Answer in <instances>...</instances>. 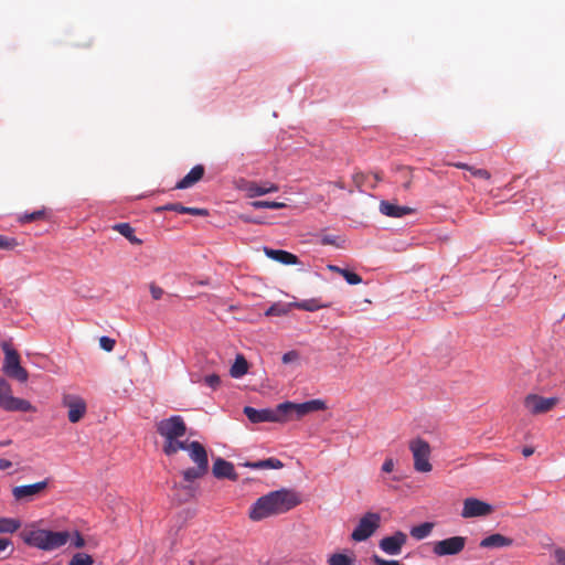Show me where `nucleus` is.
<instances>
[{
    "label": "nucleus",
    "instance_id": "f257e3e1",
    "mask_svg": "<svg viewBox=\"0 0 565 565\" xmlns=\"http://www.w3.org/2000/svg\"><path fill=\"white\" fill-rule=\"evenodd\" d=\"M300 502L299 495L294 490L271 491L256 500L249 509L248 516L252 521H262L273 515L286 513Z\"/></svg>",
    "mask_w": 565,
    "mask_h": 565
},
{
    "label": "nucleus",
    "instance_id": "f03ea898",
    "mask_svg": "<svg viewBox=\"0 0 565 565\" xmlns=\"http://www.w3.org/2000/svg\"><path fill=\"white\" fill-rule=\"evenodd\" d=\"M21 540L29 546L42 551H53L65 545L70 540L67 531L54 532L39 529L35 523L25 525L19 533Z\"/></svg>",
    "mask_w": 565,
    "mask_h": 565
},
{
    "label": "nucleus",
    "instance_id": "7ed1b4c3",
    "mask_svg": "<svg viewBox=\"0 0 565 565\" xmlns=\"http://www.w3.org/2000/svg\"><path fill=\"white\" fill-rule=\"evenodd\" d=\"M189 457L195 467L188 468L182 471L184 481L193 482L203 478L209 471V456L205 447L199 441H191L188 446Z\"/></svg>",
    "mask_w": 565,
    "mask_h": 565
},
{
    "label": "nucleus",
    "instance_id": "20e7f679",
    "mask_svg": "<svg viewBox=\"0 0 565 565\" xmlns=\"http://www.w3.org/2000/svg\"><path fill=\"white\" fill-rule=\"evenodd\" d=\"M327 405L321 399H311L303 403L284 402L279 404L284 423L292 419H300L303 416L319 411H324Z\"/></svg>",
    "mask_w": 565,
    "mask_h": 565
},
{
    "label": "nucleus",
    "instance_id": "39448f33",
    "mask_svg": "<svg viewBox=\"0 0 565 565\" xmlns=\"http://www.w3.org/2000/svg\"><path fill=\"white\" fill-rule=\"evenodd\" d=\"M1 348L4 353V360L2 365L3 373L10 379L17 380L21 383H25L29 379V373L21 365L20 355L18 351L14 350L8 342H3L1 344Z\"/></svg>",
    "mask_w": 565,
    "mask_h": 565
},
{
    "label": "nucleus",
    "instance_id": "423d86ee",
    "mask_svg": "<svg viewBox=\"0 0 565 565\" xmlns=\"http://www.w3.org/2000/svg\"><path fill=\"white\" fill-rule=\"evenodd\" d=\"M0 407L7 412H32V404L23 398L14 397L10 383L0 376Z\"/></svg>",
    "mask_w": 565,
    "mask_h": 565
},
{
    "label": "nucleus",
    "instance_id": "0eeeda50",
    "mask_svg": "<svg viewBox=\"0 0 565 565\" xmlns=\"http://www.w3.org/2000/svg\"><path fill=\"white\" fill-rule=\"evenodd\" d=\"M408 448L413 455L414 469L418 472H430L433 469L429 461L431 454L430 445L425 439L417 437L409 441Z\"/></svg>",
    "mask_w": 565,
    "mask_h": 565
},
{
    "label": "nucleus",
    "instance_id": "6e6552de",
    "mask_svg": "<svg viewBox=\"0 0 565 565\" xmlns=\"http://www.w3.org/2000/svg\"><path fill=\"white\" fill-rule=\"evenodd\" d=\"M157 433L164 438V441H171L183 437L186 433V425L180 415H173L156 424Z\"/></svg>",
    "mask_w": 565,
    "mask_h": 565
},
{
    "label": "nucleus",
    "instance_id": "1a4fd4ad",
    "mask_svg": "<svg viewBox=\"0 0 565 565\" xmlns=\"http://www.w3.org/2000/svg\"><path fill=\"white\" fill-rule=\"evenodd\" d=\"M381 525V516L375 512L365 513L351 534L354 542H363L370 539Z\"/></svg>",
    "mask_w": 565,
    "mask_h": 565
},
{
    "label": "nucleus",
    "instance_id": "9d476101",
    "mask_svg": "<svg viewBox=\"0 0 565 565\" xmlns=\"http://www.w3.org/2000/svg\"><path fill=\"white\" fill-rule=\"evenodd\" d=\"M558 403V397H544L537 394H527L523 401L525 409L532 415L546 414Z\"/></svg>",
    "mask_w": 565,
    "mask_h": 565
},
{
    "label": "nucleus",
    "instance_id": "9b49d317",
    "mask_svg": "<svg viewBox=\"0 0 565 565\" xmlns=\"http://www.w3.org/2000/svg\"><path fill=\"white\" fill-rule=\"evenodd\" d=\"M49 479L12 488V495L18 502H29L41 497L49 487Z\"/></svg>",
    "mask_w": 565,
    "mask_h": 565
},
{
    "label": "nucleus",
    "instance_id": "f8f14e48",
    "mask_svg": "<svg viewBox=\"0 0 565 565\" xmlns=\"http://www.w3.org/2000/svg\"><path fill=\"white\" fill-rule=\"evenodd\" d=\"M465 536H451L433 544V553L437 556H451L461 553L466 546Z\"/></svg>",
    "mask_w": 565,
    "mask_h": 565
},
{
    "label": "nucleus",
    "instance_id": "ddd939ff",
    "mask_svg": "<svg viewBox=\"0 0 565 565\" xmlns=\"http://www.w3.org/2000/svg\"><path fill=\"white\" fill-rule=\"evenodd\" d=\"M244 414L252 423H284L279 404L275 408L256 409L250 406L244 407Z\"/></svg>",
    "mask_w": 565,
    "mask_h": 565
},
{
    "label": "nucleus",
    "instance_id": "4468645a",
    "mask_svg": "<svg viewBox=\"0 0 565 565\" xmlns=\"http://www.w3.org/2000/svg\"><path fill=\"white\" fill-rule=\"evenodd\" d=\"M493 511V508L491 504L479 500L477 498H467L462 502V510L460 515L463 519H472V518H480V516H487L491 514Z\"/></svg>",
    "mask_w": 565,
    "mask_h": 565
},
{
    "label": "nucleus",
    "instance_id": "2eb2a0df",
    "mask_svg": "<svg viewBox=\"0 0 565 565\" xmlns=\"http://www.w3.org/2000/svg\"><path fill=\"white\" fill-rule=\"evenodd\" d=\"M62 404L67 407V418L73 424L78 423L86 414V402L81 396L65 394Z\"/></svg>",
    "mask_w": 565,
    "mask_h": 565
},
{
    "label": "nucleus",
    "instance_id": "dca6fc26",
    "mask_svg": "<svg viewBox=\"0 0 565 565\" xmlns=\"http://www.w3.org/2000/svg\"><path fill=\"white\" fill-rule=\"evenodd\" d=\"M406 543L407 535L402 531H396L394 534L381 539L379 547L387 555L397 556Z\"/></svg>",
    "mask_w": 565,
    "mask_h": 565
},
{
    "label": "nucleus",
    "instance_id": "f3484780",
    "mask_svg": "<svg viewBox=\"0 0 565 565\" xmlns=\"http://www.w3.org/2000/svg\"><path fill=\"white\" fill-rule=\"evenodd\" d=\"M237 188L241 191H244L248 198H256L267 193L277 192L279 190L278 185L275 183L266 182L263 185L257 184L253 181L239 180Z\"/></svg>",
    "mask_w": 565,
    "mask_h": 565
},
{
    "label": "nucleus",
    "instance_id": "a211bd4d",
    "mask_svg": "<svg viewBox=\"0 0 565 565\" xmlns=\"http://www.w3.org/2000/svg\"><path fill=\"white\" fill-rule=\"evenodd\" d=\"M212 472L213 476L217 479H228L235 481L238 478L234 465L220 457L214 460Z\"/></svg>",
    "mask_w": 565,
    "mask_h": 565
},
{
    "label": "nucleus",
    "instance_id": "6ab92c4d",
    "mask_svg": "<svg viewBox=\"0 0 565 565\" xmlns=\"http://www.w3.org/2000/svg\"><path fill=\"white\" fill-rule=\"evenodd\" d=\"M204 172L205 169L202 164L194 166L190 172L175 184V189L183 190L191 188L203 178Z\"/></svg>",
    "mask_w": 565,
    "mask_h": 565
},
{
    "label": "nucleus",
    "instance_id": "aec40b11",
    "mask_svg": "<svg viewBox=\"0 0 565 565\" xmlns=\"http://www.w3.org/2000/svg\"><path fill=\"white\" fill-rule=\"evenodd\" d=\"M380 212L390 217H403L414 213V209L408 206H401L387 201H382L380 203Z\"/></svg>",
    "mask_w": 565,
    "mask_h": 565
},
{
    "label": "nucleus",
    "instance_id": "412c9836",
    "mask_svg": "<svg viewBox=\"0 0 565 565\" xmlns=\"http://www.w3.org/2000/svg\"><path fill=\"white\" fill-rule=\"evenodd\" d=\"M265 254L276 260V262H279L281 264H285V265H296L298 264L299 259L296 255L287 252V250H282V249H271V248H268V247H265Z\"/></svg>",
    "mask_w": 565,
    "mask_h": 565
},
{
    "label": "nucleus",
    "instance_id": "4be33fe9",
    "mask_svg": "<svg viewBox=\"0 0 565 565\" xmlns=\"http://www.w3.org/2000/svg\"><path fill=\"white\" fill-rule=\"evenodd\" d=\"M513 544V540L510 539V537H507L500 533H495V534H491L487 537H484L481 542H480V547H483V548H491V547H495V548H499V547H507V546H511Z\"/></svg>",
    "mask_w": 565,
    "mask_h": 565
},
{
    "label": "nucleus",
    "instance_id": "5701e85b",
    "mask_svg": "<svg viewBox=\"0 0 565 565\" xmlns=\"http://www.w3.org/2000/svg\"><path fill=\"white\" fill-rule=\"evenodd\" d=\"M248 372V362L242 354H237L233 365L231 366L230 374L234 379H239Z\"/></svg>",
    "mask_w": 565,
    "mask_h": 565
},
{
    "label": "nucleus",
    "instance_id": "b1692460",
    "mask_svg": "<svg viewBox=\"0 0 565 565\" xmlns=\"http://www.w3.org/2000/svg\"><path fill=\"white\" fill-rule=\"evenodd\" d=\"M435 527V523L433 522H424L419 525H415L411 529L409 534L417 541L424 540L430 535Z\"/></svg>",
    "mask_w": 565,
    "mask_h": 565
},
{
    "label": "nucleus",
    "instance_id": "393cba45",
    "mask_svg": "<svg viewBox=\"0 0 565 565\" xmlns=\"http://www.w3.org/2000/svg\"><path fill=\"white\" fill-rule=\"evenodd\" d=\"M191 441H188V440H184V441H181L179 439H173L171 441H164L163 444V447H162V450L163 452L167 455V456H173L175 455L179 450H185V451H189V448L188 446L190 445Z\"/></svg>",
    "mask_w": 565,
    "mask_h": 565
},
{
    "label": "nucleus",
    "instance_id": "a878e982",
    "mask_svg": "<svg viewBox=\"0 0 565 565\" xmlns=\"http://www.w3.org/2000/svg\"><path fill=\"white\" fill-rule=\"evenodd\" d=\"M247 467L253 469H281L284 467V463L274 457L246 463Z\"/></svg>",
    "mask_w": 565,
    "mask_h": 565
},
{
    "label": "nucleus",
    "instance_id": "bb28decb",
    "mask_svg": "<svg viewBox=\"0 0 565 565\" xmlns=\"http://www.w3.org/2000/svg\"><path fill=\"white\" fill-rule=\"evenodd\" d=\"M115 231L120 233L124 237H126L130 243L140 245L141 239L135 236V230L130 226L129 223H118L113 227Z\"/></svg>",
    "mask_w": 565,
    "mask_h": 565
},
{
    "label": "nucleus",
    "instance_id": "cd10ccee",
    "mask_svg": "<svg viewBox=\"0 0 565 565\" xmlns=\"http://www.w3.org/2000/svg\"><path fill=\"white\" fill-rule=\"evenodd\" d=\"M21 527V522L13 518H0V534L14 533Z\"/></svg>",
    "mask_w": 565,
    "mask_h": 565
},
{
    "label": "nucleus",
    "instance_id": "c85d7f7f",
    "mask_svg": "<svg viewBox=\"0 0 565 565\" xmlns=\"http://www.w3.org/2000/svg\"><path fill=\"white\" fill-rule=\"evenodd\" d=\"M295 307L306 311H316L321 308H328V303H321L319 299H307L299 302H295Z\"/></svg>",
    "mask_w": 565,
    "mask_h": 565
},
{
    "label": "nucleus",
    "instance_id": "c756f323",
    "mask_svg": "<svg viewBox=\"0 0 565 565\" xmlns=\"http://www.w3.org/2000/svg\"><path fill=\"white\" fill-rule=\"evenodd\" d=\"M46 216L45 209L34 211L32 213H24L19 216V222L22 224L31 223L34 221L43 220Z\"/></svg>",
    "mask_w": 565,
    "mask_h": 565
},
{
    "label": "nucleus",
    "instance_id": "7c9ffc66",
    "mask_svg": "<svg viewBox=\"0 0 565 565\" xmlns=\"http://www.w3.org/2000/svg\"><path fill=\"white\" fill-rule=\"evenodd\" d=\"M250 205L254 209H273V210H280L286 207V204L282 202H276V201H253L250 202Z\"/></svg>",
    "mask_w": 565,
    "mask_h": 565
},
{
    "label": "nucleus",
    "instance_id": "2f4dec72",
    "mask_svg": "<svg viewBox=\"0 0 565 565\" xmlns=\"http://www.w3.org/2000/svg\"><path fill=\"white\" fill-rule=\"evenodd\" d=\"M353 559L345 554L334 553L328 558V565H352Z\"/></svg>",
    "mask_w": 565,
    "mask_h": 565
},
{
    "label": "nucleus",
    "instance_id": "473e14b6",
    "mask_svg": "<svg viewBox=\"0 0 565 565\" xmlns=\"http://www.w3.org/2000/svg\"><path fill=\"white\" fill-rule=\"evenodd\" d=\"M13 543L8 537H0V559H4L13 553Z\"/></svg>",
    "mask_w": 565,
    "mask_h": 565
},
{
    "label": "nucleus",
    "instance_id": "72a5a7b5",
    "mask_svg": "<svg viewBox=\"0 0 565 565\" xmlns=\"http://www.w3.org/2000/svg\"><path fill=\"white\" fill-rule=\"evenodd\" d=\"M93 564H94L93 557L86 553H76L68 563V565H93Z\"/></svg>",
    "mask_w": 565,
    "mask_h": 565
},
{
    "label": "nucleus",
    "instance_id": "f704fd0d",
    "mask_svg": "<svg viewBox=\"0 0 565 565\" xmlns=\"http://www.w3.org/2000/svg\"><path fill=\"white\" fill-rule=\"evenodd\" d=\"M18 246V242L13 237L0 235V249L12 250Z\"/></svg>",
    "mask_w": 565,
    "mask_h": 565
},
{
    "label": "nucleus",
    "instance_id": "c9c22d12",
    "mask_svg": "<svg viewBox=\"0 0 565 565\" xmlns=\"http://www.w3.org/2000/svg\"><path fill=\"white\" fill-rule=\"evenodd\" d=\"M184 206L181 203H169L162 206H158L154 209V212L161 213L163 211H174L183 214Z\"/></svg>",
    "mask_w": 565,
    "mask_h": 565
},
{
    "label": "nucleus",
    "instance_id": "e433bc0d",
    "mask_svg": "<svg viewBox=\"0 0 565 565\" xmlns=\"http://www.w3.org/2000/svg\"><path fill=\"white\" fill-rule=\"evenodd\" d=\"M341 276L350 285H358V284L362 282L361 276H359L358 274H355L351 270H348V269H344L343 271H341Z\"/></svg>",
    "mask_w": 565,
    "mask_h": 565
},
{
    "label": "nucleus",
    "instance_id": "4c0bfd02",
    "mask_svg": "<svg viewBox=\"0 0 565 565\" xmlns=\"http://www.w3.org/2000/svg\"><path fill=\"white\" fill-rule=\"evenodd\" d=\"M116 341L109 337H102L99 339V345L103 350L111 352L115 348Z\"/></svg>",
    "mask_w": 565,
    "mask_h": 565
},
{
    "label": "nucleus",
    "instance_id": "58836bf2",
    "mask_svg": "<svg viewBox=\"0 0 565 565\" xmlns=\"http://www.w3.org/2000/svg\"><path fill=\"white\" fill-rule=\"evenodd\" d=\"M204 383L213 390H216L221 384V379L216 374H210L204 377Z\"/></svg>",
    "mask_w": 565,
    "mask_h": 565
},
{
    "label": "nucleus",
    "instance_id": "ea45409f",
    "mask_svg": "<svg viewBox=\"0 0 565 565\" xmlns=\"http://www.w3.org/2000/svg\"><path fill=\"white\" fill-rule=\"evenodd\" d=\"M286 312H287V310L282 306H280V305H273V306H270L266 310L265 315L267 317H270V316H282Z\"/></svg>",
    "mask_w": 565,
    "mask_h": 565
},
{
    "label": "nucleus",
    "instance_id": "a19ab883",
    "mask_svg": "<svg viewBox=\"0 0 565 565\" xmlns=\"http://www.w3.org/2000/svg\"><path fill=\"white\" fill-rule=\"evenodd\" d=\"M469 172L472 177L484 179V180H489L491 177L490 172L486 169H478V168L472 167Z\"/></svg>",
    "mask_w": 565,
    "mask_h": 565
},
{
    "label": "nucleus",
    "instance_id": "79ce46f5",
    "mask_svg": "<svg viewBox=\"0 0 565 565\" xmlns=\"http://www.w3.org/2000/svg\"><path fill=\"white\" fill-rule=\"evenodd\" d=\"M183 214H191V215H195V216H206V215H209V212L206 209L184 206Z\"/></svg>",
    "mask_w": 565,
    "mask_h": 565
},
{
    "label": "nucleus",
    "instance_id": "37998d69",
    "mask_svg": "<svg viewBox=\"0 0 565 565\" xmlns=\"http://www.w3.org/2000/svg\"><path fill=\"white\" fill-rule=\"evenodd\" d=\"M282 363L285 364H288V363H291V362H296L299 360V353L295 350L292 351H289V352H286L284 355H282Z\"/></svg>",
    "mask_w": 565,
    "mask_h": 565
},
{
    "label": "nucleus",
    "instance_id": "c03bdc74",
    "mask_svg": "<svg viewBox=\"0 0 565 565\" xmlns=\"http://www.w3.org/2000/svg\"><path fill=\"white\" fill-rule=\"evenodd\" d=\"M150 294L154 300H159L164 291L161 287L157 286L156 284L150 285Z\"/></svg>",
    "mask_w": 565,
    "mask_h": 565
},
{
    "label": "nucleus",
    "instance_id": "a18cd8bd",
    "mask_svg": "<svg viewBox=\"0 0 565 565\" xmlns=\"http://www.w3.org/2000/svg\"><path fill=\"white\" fill-rule=\"evenodd\" d=\"M322 245H334L337 247H341V244L338 243V237L332 235H324L321 238Z\"/></svg>",
    "mask_w": 565,
    "mask_h": 565
},
{
    "label": "nucleus",
    "instance_id": "49530a36",
    "mask_svg": "<svg viewBox=\"0 0 565 565\" xmlns=\"http://www.w3.org/2000/svg\"><path fill=\"white\" fill-rule=\"evenodd\" d=\"M366 180V175L362 172H356L353 174V182L355 183V185L361 189L362 185L364 184Z\"/></svg>",
    "mask_w": 565,
    "mask_h": 565
},
{
    "label": "nucleus",
    "instance_id": "de8ad7c7",
    "mask_svg": "<svg viewBox=\"0 0 565 565\" xmlns=\"http://www.w3.org/2000/svg\"><path fill=\"white\" fill-rule=\"evenodd\" d=\"M394 460L392 458H386L382 465V471L385 473H390L394 470Z\"/></svg>",
    "mask_w": 565,
    "mask_h": 565
},
{
    "label": "nucleus",
    "instance_id": "09e8293b",
    "mask_svg": "<svg viewBox=\"0 0 565 565\" xmlns=\"http://www.w3.org/2000/svg\"><path fill=\"white\" fill-rule=\"evenodd\" d=\"M554 557H555V559H556L558 565H565V550L557 548L554 552Z\"/></svg>",
    "mask_w": 565,
    "mask_h": 565
},
{
    "label": "nucleus",
    "instance_id": "8fccbe9b",
    "mask_svg": "<svg viewBox=\"0 0 565 565\" xmlns=\"http://www.w3.org/2000/svg\"><path fill=\"white\" fill-rule=\"evenodd\" d=\"M73 544L77 548H81L85 545V540L78 532L75 533V539L73 541Z\"/></svg>",
    "mask_w": 565,
    "mask_h": 565
},
{
    "label": "nucleus",
    "instance_id": "3c124183",
    "mask_svg": "<svg viewBox=\"0 0 565 565\" xmlns=\"http://www.w3.org/2000/svg\"><path fill=\"white\" fill-rule=\"evenodd\" d=\"M450 166L456 167L458 169L467 170V171H470V169L472 168V166H469L463 162H455V163H450Z\"/></svg>",
    "mask_w": 565,
    "mask_h": 565
},
{
    "label": "nucleus",
    "instance_id": "603ef678",
    "mask_svg": "<svg viewBox=\"0 0 565 565\" xmlns=\"http://www.w3.org/2000/svg\"><path fill=\"white\" fill-rule=\"evenodd\" d=\"M11 466H12V462L10 460L3 459V458L0 459V470H7Z\"/></svg>",
    "mask_w": 565,
    "mask_h": 565
},
{
    "label": "nucleus",
    "instance_id": "864d4df0",
    "mask_svg": "<svg viewBox=\"0 0 565 565\" xmlns=\"http://www.w3.org/2000/svg\"><path fill=\"white\" fill-rule=\"evenodd\" d=\"M522 454L524 457H530L534 454V448L532 447H524L522 450Z\"/></svg>",
    "mask_w": 565,
    "mask_h": 565
},
{
    "label": "nucleus",
    "instance_id": "5fc2aeb1",
    "mask_svg": "<svg viewBox=\"0 0 565 565\" xmlns=\"http://www.w3.org/2000/svg\"><path fill=\"white\" fill-rule=\"evenodd\" d=\"M328 269L331 270V271L338 273L340 275H341V271L344 270V268H340V267H338L335 265H328Z\"/></svg>",
    "mask_w": 565,
    "mask_h": 565
},
{
    "label": "nucleus",
    "instance_id": "6e6d98bb",
    "mask_svg": "<svg viewBox=\"0 0 565 565\" xmlns=\"http://www.w3.org/2000/svg\"><path fill=\"white\" fill-rule=\"evenodd\" d=\"M404 189L408 190L411 188V180H407L404 184H403Z\"/></svg>",
    "mask_w": 565,
    "mask_h": 565
},
{
    "label": "nucleus",
    "instance_id": "4d7b16f0",
    "mask_svg": "<svg viewBox=\"0 0 565 565\" xmlns=\"http://www.w3.org/2000/svg\"><path fill=\"white\" fill-rule=\"evenodd\" d=\"M241 217H242V220H244L245 222H254V223H257V221H254V220H252V218H249V217H246V216H241Z\"/></svg>",
    "mask_w": 565,
    "mask_h": 565
},
{
    "label": "nucleus",
    "instance_id": "13d9d810",
    "mask_svg": "<svg viewBox=\"0 0 565 565\" xmlns=\"http://www.w3.org/2000/svg\"><path fill=\"white\" fill-rule=\"evenodd\" d=\"M335 185H337L338 188H340V189H344V184H343V182H342V181H338V182H335Z\"/></svg>",
    "mask_w": 565,
    "mask_h": 565
},
{
    "label": "nucleus",
    "instance_id": "bf43d9fd",
    "mask_svg": "<svg viewBox=\"0 0 565 565\" xmlns=\"http://www.w3.org/2000/svg\"><path fill=\"white\" fill-rule=\"evenodd\" d=\"M373 177H374L375 182H377V181H380V180H381V178H380V175H379L377 173H374V175H373Z\"/></svg>",
    "mask_w": 565,
    "mask_h": 565
},
{
    "label": "nucleus",
    "instance_id": "052dcab7",
    "mask_svg": "<svg viewBox=\"0 0 565 565\" xmlns=\"http://www.w3.org/2000/svg\"><path fill=\"white\" fill-rule=\"evenodd\" d=\"M10 443H11V440H6V441L0 443V445L1 446H8Z\"/></svg>",
    "mask_w": 565,
    "mask_h": 565
},
{
    "label": "nucleus",
    "instance_id": "680f3d73",
    "mask_svg": "<svg viewBox=\"0 0 565 565\" xmlns=\"http://www.w3.org/2000/svg\"><path fill=\"white\" fill-rule=\"evenodd\" d=\"M401 171H402V172H404V173H405V174H407V175L411 173V172H409V170H408V169H406V168H403Z\"/></svg>",
    "mask_w": 565,
    "mask_h": 565
}]
</instances>
